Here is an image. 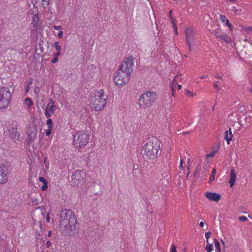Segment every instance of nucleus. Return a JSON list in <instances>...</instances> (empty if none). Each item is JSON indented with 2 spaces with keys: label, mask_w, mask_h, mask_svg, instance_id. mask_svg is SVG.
Returning <instances> with one entry per match:
<instances>
[{
  "label": "nucleus",
  "mask_w": 252,
  "mask_h": 252,
  "mask_svg": "<svg viewBox=\"0 0 252 252\" xmlns=\"http://www.w3.org/2000/svg\"><path fill=\"white\" fill-rule=\"evenodd\" d=\"M185 94L187 96H193V93L192 92H190L189 90H186V92Z\"/></svg>",
  "instance_id": "nucleus-32"
},
{
  "label": "nucleus",
  "mask_w": 252,
  "mask_h": 252,
  "mask_svg": "<svg viewBox=\"0 0 252 252\" xmlns=\"http://www.w3.org/2000/svg\"><path fill=\"white\" fill-rule=\"evenodd\" d=\"M61 53H60V51H57V52L55 53L54 55L55 56V57H58V56H59L60 55Z\"/></svg>",
  "instance_id": "nucleus-46"
},
{
  "label": "nucleus",
  "mask_w": 252,
  "mask_h": 252,
  "mask_svg": "<svg viewBox=\"0 0 252 252\" xmlns=\"http://www.w3.org/2000/svg\"><path fill=\"white\" fill-rule=\"evenodd\" d=\"M175 19H174L172 21V27L174 29V32L176 34H178V32H177V26H176V24L175 22Z\"/></svg>",
  "instance_id": "nucleus-27"
},
{
  "label": "nucleus",
  "mask_w": 252,
  "mask_h": 252,
  "mask_svg": "<svg viewBox=\"0 0 252 252\" xmlns=\"http://www.w3.org/2000/svg\"><path fill=\"white\" fill-rule=\"evenodd\" d=\"M172 10H170V11L169 12V15L170 18L171 19H172V21H173V17H172V15H171V13H172Z\"/></svg>",
  "instance_id": "nucleus-50"
},
{
  "label": "nucleus",
  "mask_w": 252,
  "mask_h": 252,
  "mask_svg": "<svg viewBox=\"0 0 252 252\" xmlns=\"http://www.w3.org/2000/svg\"><path fill=\"white\" fill-rule=\"evenodd\" d=\"M53 46L57 51H60L61 50V46L59 44L58 42H55Z\"/></svg>",
  "instance_id": "nucleus-28"
},
{
  "label": "nucleus",
  "mask_w": 252,
  "mask_h": 252,
  "mask_svg": "<svg viewBox=\"0 0 252 252\" xmlns=\"http://www.w3.org/2000/svg\"><path fill=\"white\" fill-rule=\"evenodd\" d=\"M225 22L226 25L228 26L230 28V30H231L232 26L231 24L229 23V20H226Z\"/></svg>",
  "instance_id": "nucleus-40"
},
{
  "label": "nucleus",
  "mask_w": 252,
  "mask_h": 252,
  "mask_svg": "<svg viewBox=\"0 0 252 252\" xmlns=\"http://www.w3.org/2000/svg\"><path fill=\"white\" fill-rule=\"evenodd\" d=\"M114 81L115 84L119 87L124 85L127 83L129 80L121 75H116L114 77Z\"/></svg>",
  "instance_id": "nucleus-14"
},
{
  "label": "nucleus",
  "mask_w": 252,
  "mask_h": 252,
  "mask_svg": "<svg viewBox=\"0 0 252 252\" xmlns=\"http://www.w3.org/2000/svg\"><path fill=\"white\" fill-rule=\"evenodd\" d=\"M39 22V18L37 14H34L32 18V24L33 25V28L34 30H36L38 27Z\"/></svg>",
  "instance_id": "nucleus-18"
},
{
  "label": "nucleus",
  "mask_w": 252,
  "mask_h": 252,
  "mask_svg": "<svg viewBox=\"0 0 252 252\" xmlns=\"http://www.w3.org/2000/svg\"><path fill=\"white\" fill-rule=\"evenodd\" d=\"M33 79L32 78H30L27 82V87H29L32 84Z\"/></svg>",
  "instance_id": "nucleus-36"
},
{
  "label": "nucleus",
  "mask_w": 252,
  "mask_h": 252,
  "mask_svg": "<svg viewBox=\"0 0 252 252\" xmlns=\"http://www.w3.org/2000/svg\"><path fill=\"white\" fill-rule=\"evenodd\" d=\"M47 160V157H45V158H44V161H43V162H44V163H46V160Z\"/></svg>",
  "instance_id": "nucleus-56"
},
{
  "label": "nucleus",
  "mask_w": 252,
  "mask_h": 252,
  "mask_svg": "<svg viewBox=\"0 0 252 252\" xmlns=\"http://www.w3.org/2000/svg\"><path fill=\"white\" fill-rule=\"evenodd\" d=\"M204 224V222H203V221H201V222H200V223H199V225H200V227H203Z\"/></svg>",
  "instance_id": "nucleus-52"
},
{
  "label": "nucleus",
  "mask_w": 252,
  "mask_h": 252,
  "mask_svg": "<svg viewBox=\"0 0 252 252\" xmlns=\"http://www.w3.org/2000/svg\"><path fill=\"white\" fill-rule=\"evenodd\" d=\"M170 252H177L176 250V247L174 245H172L170 249Z\"/></svg>",
  "instance_id": "nucleus-33"
},
{
  "label": "nucleus",
  "mask_w": 252,
  "mask_h": 252,
  "mask_svg": "<svg viewBox=\"0 0 252 252\" xmlns=\"http://www.w3.org/2000/svg\"><path fill=\"white\" fill-rule=\"evenodd\" d=\"M133 59L131 56L126 58L119 66L118 70L116 72V75H121L129 80L131 73L133 71Z\"/></svg>",
  "instance_id": "nucleus-3"
},
{
  "label": "nucleus",
  "mask_w": 252,
  "mask_h": 252,
  "mask_svg": "<svg viewBox=\"0 0 252 252\" xmlns=\"http://www.w3.org/2000/svg\"><path fill=\"white\" fill-rule=\"evenodd\" d=\"M52 235V231H49L47 234V236L50 237Z\"/></svg>",
  "instance_id": "nucleus-51"
},
{
  "label": "nucleus",
  "mask_w": 252,
  "mask_h": 252,
  "mask_svg": "<svg viewBox=\"0 0 252 252\" xmlns=\"http://www.w3.org/2000/svg\"><path fill=\"white\" fill-rule=\"evenodd\" d=\"M239 220L241 221H244L248 220V219L246 217L242 216L239 217L238 218Z\"/></svg>",
  "instance_id": "nucleus-30"
},
{
  "label": "nucleus",
  "mask_w": 252,
  "mask_h": 252,
  "mask_svg": "<svg viewBox=\"0 0 252 252\" xmlns=\"http://www.w3.org/2000/svg\"><path fill=\"white\" fill-rule=\"evenodd\" d=\"M60 225L66 230H75L78 226L77 219L73 212L69 209H64L60 215Z\"/></svg>",
  "instance_id": "nucleus-1"
},
{
  "label": "nucleus",
  "mask_w": 252,
  "mask_h": 252,
  "mask_svg": "<svg viewBox=\"0 0 252 252\" xmlns=\"http://www.w3.org/2000/svg\"><path fill=\"white\" fill-rule=\"evenodd\" d=\"M39 180L41 182H42L44 184L46 183V184H48V182L45 179V178L44 177H39Z\"/></svg>",
  "instance_id": "nucleus-31"
},
{
  "label": "nucleus",
  "mask_w": 252,
  "mask_h": 252,
  "mask_svg": "<svg viewBox=\"0 0 252 252\" xmlns=\"http://www.w3.org/2000/svg\"><path fill=\"white\" fill-rule=\"evenodd\" d=\"M211 234H212V233L211 231H208L205 233V238H206V240H208L209 238H210Z\"/></svg>",
  "instance_id": "nucleus-34"
},
{
  "label": "nucleus",
  "mask_w": 252,
  "mask_h": 252,
  "mask_svg": "<svg viewBox=\"0 0 252 252\" xmlns=\"http://www.w3.org/2000/svg\"><path fill=\"white\" fill-rule=\"evenodd\" d=\"M232 10H233L235 12H236L237 11V9L235 6L232 7Z\"/></svg>",
  "instance_id": "nucleus-53"
},
{
  "label": "nucleus",
  "mask_w": 252,
  "mask_h": 252,
  "mask_svg": "<svg viewBox=\"0 0 252 252\" xmlns=\"http://www.w3.org/2000/svg\"><path fill=\"white\" fill-rule=\"evenodd\" d=\"M216 174V170L214 169L211 172V175L210 178V182L213 181L215 180V175Z\"/></svg>",
  "instance_id": "nucleus-23"
},
{
  "label": "nucleus",
  "mask_w": 252,
  "mask_h": 252,
  "mask_svg": "<svg viewBox=\"0 0 252 252\" xmlns=\"http://www.w3.org/2000/svg\"><path fill=\"white\" fill-rule=\"evenodd\" d=\"M208 76H202L201 77V79H204V78H206Z\"/></svg>",
  "instance_id": "nucleus-59"
},
{
  "label": "nucleus",
  "mask_w": 252,
  "mask_h": 252,
  "mask_svg": "<svg viewBox=\"0 0 252 252\" xmlns=\"http://www.w3.org/2000/svg\"><path fill=\"white\" fill-rule=\"evenodd\" d=\"M189 132H190V131H186V132H184L183 133V134L184 135H186V134H188L189 133Z\"/></svg>",
  "instance_id": "nucleus-55"
},
{
  "label": "nucleus",
  "mask_w": 252,
  "mask_h": 252,
  "mask_svg": "<svg viewBox=\"0 0 252 252\" xmlns=\"http://www.w3.org/2000/svg\"><path fill=\"white\" fill-rule=\"evenodd\" d=\"M27 134L28 135L27 143L29 145H31L33 142L37 134L36 125L32 124V126H29L27 130Z\"/></svg>",
  "instance_id": "nucleus-8"
},
{
  "label": "nucleus",
  "mask_w": 252,
  "mask_h": 252,
  "mask_svg": "<svg viewBox=\"0 0 252 252\" xmlns=\"http://www.w3.org/2000/svg\"><path fill=\"white\" fill-rule=\"evenodd\" d=\"M56 109V106L54 105V101L50 99V102L46 106L45 111V116L47 118H49L55 112Z\"/></svg>",
  "instance_id": "nucleus-11"
},
{
  "label": "nucleus",
  "mask_w": 252,
  "mask_h": 252,
  "mask_svg": "<svg viewBox=\"0 0 252 252\" xmlns=\"http://www.w3.org/2000/svg\"><path fill=\"white\" fill-rule=\"evenodd\" d=\"M205 250L207 252H211L213 250V244H208L205 247Z\"/></svg>",
  "instance_id": "nucleus-22"
},
{
  "label": "nucleus",
  "mask_w": 252,
  "mask_h": 252,
  "mask_svg": "<svg viewBox=\"0 0 252 252\" xmlns=\"http://www.w3.org/2000/svg\"><path fill=\"white\" fill-rule=\"evenodd\" d=\"M157 94L154 91H149L144 93L138 100L140 106L149 107L155 102L157 98Z\"/></svg>",
  "instance_id": "nucleus-5"
},
{
  "label": "nucleus",
  "mask_w": 252,
  "mask_h": 252,
  "mask_svg": "<svg viewBox=\"0 0 252 252\" xmlns=\"http://www.w3.org/2000/svg\"><path fill=\"white\" fill-rule=\"evenodd\" d=\"M220 19L223 22H224L226 21V17L224 15H220Z\"/></svg>",
  "instance_id": "nucleus-44"
},
{
  "label": "nucleus",
  "mask_w": 252,
  "mask_h": 252,
  "mask_svg": "<svg viewBox=\"0 0 252 252\" xmlns=\"http://www.w3.org/2000/svg\"><path fill=\"white\" fill-rule=\"evenodd\" d=\"M25 101L27 105L29 107L31 106L33 104V102L32 99L29 97L26 98Z\"/></svg>",
  "instance_id": "nucleus-25"
},
{
  "label": "nucleus",
  "mask_w": 252,
  "mask_h": 252,
  "mask_svg": "<svg viewBox=\"0 0 252 252\" xmlns=\"http://www.w3.org/2000/svg\"><path fill=\"white\" fill-rule=\"evenodd\" d=\"M9 131L11 138L16 140L19 139L20 134L17 132L16 127H11Z\"/></svg>",
  "instance_id": "nucleus-17"
},
{
  "label": "nucleus",
  "mask_w": 252,
  "mask_h": 252,
  "mask_svg": "<svg viewBox=\"0 0 252 252\" xmlns=\"http://www.w3.org/2000/svg\"><path fill=\"white\" fill-rule=\"evenodd\" d=\"M189 175V171L188 172V173L187 174V177H188Z\"/></svg>",
  "instance_id": "nucleus-62"
},
{
  "label": "nucleus",
  "mask_w": 252,
  "mask_h": 252,
  "mask_svg": "<svg viewBox=\"0 0 252 252\" xmlns=\"http://www.w3.org/2000/svg\"><path fill=\"white\" fill-rule=\"evenodd\" d=\"M215 77L217 78V79H222V76H221V75H220L219 74H217L216 75H215Z\"/></svg>",
  "instance_id": "nucleus-47"
},
{
  "label": "nucleus",
  "mask_w": 252,
  "mask_h": 252,
  "mask_svg": "<svg viewBox=\"0 0 252 252\" xmlns=\"http://www.w3.org/2000/svg\"><path fill=\"white\" fill-rule=\"evenodd\" d=\"M236 177V173L234 168L232 167L230 169V180L229 181V183L230 184V187H232L234 184L235 182Z\"/></svg>",
  "instance_id": "nucleus-16"
},
{
  "label": "nucleus",
  "mask_w": 252,
  "mask_h": 252,
  "mask_svg": "<svg viewBox=\"0 0 252 252\" xmlns=\"http://www.w3.org/2000/svg\"><path fill=\"white\" fill-rule=\"evenodd\" d=\"M220 241H221V243L222 246L224 247H225V242L222 239H220Z\"/></svg>",
  "instance_id": "nucleus-54"
},
{
  "label": "nucleus",
  "mask_w": 252,
  "mask_h": 252,
  "mask_svg": "<svg viewBox=\"0 0 252 252\" xmlns=\"http://www.w3.org/2000/svg\"><path fill=\"white\" fill-rule=\"evenodd\" d=\"M205 196L209 200L215 202H218L221 197V195L220 194L209 191L206 192Z\"/></svg>",
  "instance_id": "nucleus-15"
},
{
  "label": "nucleus",
  "mask_w": 252,
  "mask_h": 252,
  "mask_svg": "<svg viewBox=\"0 0 252 252\" xmlns=\"http://www.w3.org/2000/svg\"><path fill=\"white\" fill-rule=\"evenodd\" d=\"M107 98V96L104 94L103 90H100L97 92V94L91 97L92 108L96 111L102 110L106 104Z\"/></svg>",
  "instance_id": "nucleus-2"
},
{
  "label": "nucleus",
  "mask_w": 252,
  "mask_h": 252,
  "mask_svg": "<svg viewBox=\"0 0 252 252\" xmlns=\"http://www.w3.org/2000/svg\"><path fill=\"white\" fill-rule=\"evenodd\" d=\"M218 84H220L219 81H216V82L213 84V86H214V88L217 90L218 92H219L220 91V89L219 88Z\"/></svg>",
  "instance_id": "nucleus-29"
},
{
  "label": "nucleus",
  "mask_w": 252,
  "mask_h": 252,
  "mask_svg": "<svg viewBox=\"0 0 252 252\" xmlns=\"http://www.w3.org/2000/svg\"><path fill=\"white\" fill-rule=\"evenodd\" d=\"M46 123H47V125L48 128H52L53 127L52 120L51 119L49 118L47 120Z\"/></svg>",
  "instance_id": "nucleus-26"
},
{
  "label": "nucleus",
  "mask_w": 252,
  "mask_h": 252,
  "mask_svg": "<svg viewBox=\"0 0 252 252\" xmlns=\"http://www.w3.org/2000/svg\"><path fill=\"white\" fill-rule=\"evenodd\" d=\"M214 108H215V105L213 106V107L212 109L214 110Z\"/></svg>",
  "instance_id": "nucleus-63"
},
{
  "label": "nucleus",
  "mask_w": 252,
  "mask_h": 252,
  "mask_svg": "<svg viewBox=\"0 0 252 252\" xmlns=\"http://www.w3.org/2000/svg\"><path fill=\"white\" fill-rule=\"evenodd\" d=\"M58 61V57H54V58L52 60L51 63H55Z\"/></svg>",
  "instance_id": "nucleus-41"
},
{
  "label": "nucleus",
  "mask_w": 252,
  "mask_h": 252,
  "mask_svg": "<svg viewBox=\"0 0 252 252\" xmlns=\"http://www.w3.org/2000/svg\"><path fill=\"white\" fill-rule=\"evenodd\" d=\"M46 245L48 248H50L52 244L50 241H47L46 242Z\"/></svg>",
  "instance_id": "nucleus-45"
},
{
  "label": "nucleus",
  "mask_w": 252,
  "mask_h": 252,
  "mask_svg": "<svg viewBox=\"0 0 252 252\" xmlns=\"http://www.w3.org/2000/svg\"><path fill=\"white\" fill-rule=\"evenodd\" d=\"M46 221L47 222H49L50 221V218L49 216V214H48L47 216H46Z\"/></svg>",
  "instance_id": "nucleus-49"
},
{
  "label": "nucleus",
  "mask_w": 252,
  "mask_h": 252,
  "mask_svg": "<svg viewBox=\"0 0 252 252\" xmlns=\"http://www.w3.org/2000/svg\"><path fill=\"white\" fill-rule=\"evenodd\" d=\"M183 161L182 159H181L180 160V167L181 168V169H183Z\"/></svg>",
  "instance_id": "nucleus-48"
},
{
  "label": "nucleus",
  "mask_w": 252,
  "mask_h": 252,
  "mask_svg": "<svg viewBox=\"0 0 252 252\" xmlns=\"http://www.w3.org/2000/svg\"><path fill=\"white\" fill-rule=\"evenodd\" d=\"M63 32L61 30L58 33V36L59 38H61L63 36Z\"/></svg>",
  "instance_id": "nucleus-39"
},
{
  "label": "nucleus",
  "mask_w": 252,
  "mask_h": 252,
  "mask_svg": "<svg viewBox=\"0 0 252 252\" xmlns=\"http://www.w3.org/2000/svg\"><path fill=\"white\" fill-rule=\"evenodd\" d=\"M212 33L214 34L218 40L221 42H225L226 43L230 42V38L225 33L220 34L219 32L214 31L212 32Z\"/></svg>",
  "instance_id": "nucleus-13"
},
{
  "label": "nucleus",
  "mask_w": 252,
  "mask_h": 252,
  "mask_svg": "<svg viewBox=\"0 0 252 252\" xmlns=\"http://www.w3.org/2000/svg\"><path fill=\"white\" fill-rule=\"evenodd\" d=\"M11 93L8 88L3 87L0 89V109L5 108L11 99Z\"/></svg>",
  "instance_id": "nucleus-7"
},
{
  "label": "nucleus",
  "mask_w": 252,
  "mask_h": 252,
  "mask_svg": "<svg viewBox=\"0 0 252 252\" xmlns=\"http://www.w3.org/2000/svg\"><path fill=\"white\" fill-rule=\"evenodd\" d=\"M176 85H174V84L173 83L171 85V89L172 90V95H174V92L175 91L174 87Z\"/></svg>",
  "instance_id": "nucleus-42"
},
{
  "label": "nucleus",
  "mask_w": 252,
  "mask_h": 252,
  "mask_svg": "<svg viewBox=\"0 0 252 252\" xmlns=\"http://www.w3.org/2000/svg\"><path fill=\"white\" fill-rule=\"evenodd\" d=\"M164 171L166 174L165 176H164L165 177L167 175V174H168L169 171V164L168 162L165 163V165H164Z\"/></svg>",
  "instance_id": "nucleus-24"
},
{
  "label": "nucleus",
  "mask_w": 252,
  "mask_h": 252,
  "mask_svg": "<svg viewBox=\"0 0 252 252\" xmlns=\"http://www.w3.org/2000/svg\"><path fill=\"white\" fill-rule=\"evenodd\" d=\"M225 134L224 136L225 140L227 141V144H229L230 141L232 139L233 135L232 133L231 129L230 128H229L228 130L225 132Z\"/></svg>",
  "instance_id": "nucleus-19"
},
{
  "label": "nucleus",
  "mask_w": 252,
  "mask_h": 252,
  "mask_svg": "<svg viewBox=\"0 0 252 252\" xmlns=\"http://www.w3.org/2000/svg\"><path fill=\"white\" fill-rule=\"evenodd\" d=\"M29 87H27V89H26V91H27V92L29 91Z\"/></svg>",
  "instance_id": "nucleus-61"
},
{
  "label": "nucleus",
  "mask_w": 252,
  "mask_h": 252,
  "mask_svg": "<svg viewBox=\"0 0 252 252\" xmlns=\"http://www.w3.org/2000/svg\"><path fill=\"white\" fill-rule=\"evenodd\" d=\"M201 169V163H199L195 167L194 172V177L195 178H196L197 175L199 174V173L200 172Z\"/></svg>",
  "instance_id": "nucleus-21"
},
{
  "label": "nucleus",
  "mask_w": 252,
  "mask_h": 252,
  "mask_svg": "<svg viewBox=\"0 0 252 252\" xmlns=\"http://www.w3.org/2000/svg\"><path fill=\"white\" fill-rule=\"evenodd\" d=\"M89 135L84 131H78L74 135V145L76 147H82L85 146L88 142Z\"/></svg>",
  "instance_id": "nucleus-6"
},
{
  "label": "nucleus",
  "mask_w": 252,
  "mask_h": 252,
  "mask_svg": "<svg viewBox=\"0 0 252 252\" xmlns=\"http://www.w3.org/2000/svg\"><path fill=\"white\" fill-rule=\"evenodd\" d=\"M159 149L160 142L157 139L148 142L143 148L144 155L151 159L157 158Z\"/></svg>",
  "instance_id": "nucleus-4"
},
{
  "label": "nucleus",
  "mask_w": 252,
  "mask_h": 252,
  "mask_svg": "<svg viewBox=\"0 0 252 252\" xmlns=\"http://www.w3.org/2000/svg\"><path fill=\"white\" fill-rule=\"evenodd\" d=\"M47 187H48V186H47V184L45 183V184H43V185L41 187V190L42 191H45L46 189H47Z\"/></svg>",
  "instance_id": "nucleus-35"
},
{
  "label": "nucleus",
  "mask_w": 252,
  "mask_h": 252,
  "mask_svg": "<svg viewBox=\"0 0 252 252\" xmlns=\"http://www.w3.org/2000/svg\"><path fill=\"white\" fill-rule=\"evenodd\" d=\"M71 179L73 184L75 186H78L83 180L81 171L80 170H76L75 172L72 175Z\"/></svg>",
  "instance_id": "nucleus-12"
},
{
  "label": "nucleus",
  "mask_w": 252,
  "mask_h": 252,
  "mask_svg": "<svg viewBox=\"0 0 252 252\" xmlns=\"http://www.w3.org/2000/svg\"><path fill=\"white\" fill-rule=\"evenodd\" d=\"M206 243H207V244H210V243H209L208 240H206Z\"/></svg>",
  "instance_id": "nucleus-60"
},
{
  "label": "nucleus",
  "mask_w": 252,
  "mask_h": 252,
  "mask_svg": "<svg viewBox=\"0 0 252 252\" xmlns=\"http://www.w3.org/2000/svg\"><path fill=\"white\" fill-rule=\"evenodd\" d=\"M214 241L215 243L216 252H220L221 248L220 242L216 239H214Z\"/></svg>",
  "instance_id": "nucleus-20"
},
{
  "label": "nucleus",
  "mask_w": 252,
  "mask_h": 252,
  "mask_svg": "<svg viewBox=\"0 0 252 252\" xmlns=\"http://www.w3.org/2000/svg\"><path fill=\"white\" fill-rule=\"evenodd\" d=\"M8 167L4 163H0V184H4L8 181Z\"/></svg>",
  "instance_id": "nucleus-9"
},
{
  "label": "nucleus",
  "mask_w": 252,
  "mask_h": 252,
  "mask_svg": "<svg viewBox=\"0 0 252 252\" xmlns=\"http://www.w3.org/2000/svg\"><path fill=\"white\" fill-rule=\"evenodd\" d=\"M51 129L52 128H49L46 130V135L48 136H50V135L51 134Z\"/></svg>",
  "instance_id": "nucleus-38"
},
{
  "label": "nucleus",
  "mask_w": 252,
  "mask_h": 252,
  "mask_svg": "<svg viewBox=\"0 0 252 252\" xmlns=\"http://www.w3.org/2000/svg\"><path fill=\"white\" fill-rule=\"evenodd\" d=\"M186 41L189 46V51H191V45L193 44L195 38L192 28H188L185 30Z\"/></svg>",
  "instance_id": "nucleus-10"
},
{
  "label": "nucleus",
  "mask_w": 252,
  "mask_h": 252,
  "mask_svg": "<svg viewBox=\"0 0 252 252\" xmlns=\"http://www.w3.org/2000/svg\"><path fill=\"white\" fill-rule=\"evenodd\" d=\"M43 1L47 2L48 4H49V0H42Z\"/></svg>",
  "instance_id": "nucleus-58"
},
{
  "label": "nucleus",
  "mask_w": 252,
  "mask_h": 252,
  "mask_svg": "<svg viewBox=\"0 0 252 252\" xmlns=\"http://www.w3.org/2000/svg\"><path fill=\"white\" fill-rule=\"evenodd\" d=\"M54 29L56 30H59L62 29V28L60 26H54Z\"/></svg>",
  "instance_id": "nucleus-43"
},
{
  "label": "nucleus",
  "mask_w": 252,
  "mask_h": 252,
  "mask_svg": "<svg viewBox=\"0 0 252 252\" xmlns=\"http://www.w3.org/2000/svg\"><path fill=\"white\" fill-rule=\"evenodd\" d=\"M182 88V85H178V90H180Z\"/></svg>",
  "instance_id": "nucleus-57"
},
{
  "label": "nucleus",
  "mask_w": 252,
  "mask_h": 252,
  "mask_svg": "<svg viewBox=\"0 0 252 252\" xmlns=\"http://www.w3.org/2000/svg\"><path fill=\"white\" fill-rule=\"evenodd\" d=\"M217 151V149L216 150V151H213V152H212L210 154H207L206 155V157H214L215 153H216V152Z\"/></svg>",
  "instance_id": "nucleus-37"
},
{
  "label": "nucleus",
  "mask_w": 252,
  "mask_h": 252,
  "mask_svg": "<svg viewBox=\"0 0 252 252\" xmlns=\"http://www.w3.org/2000/svg\"><path fill=\"white\" fill-rule=\"evenodd\" d=\"M250 91L252 93V89H250Z\"/></svg>",
  "instance_id": "nucleus-64"
}]
</instances>
